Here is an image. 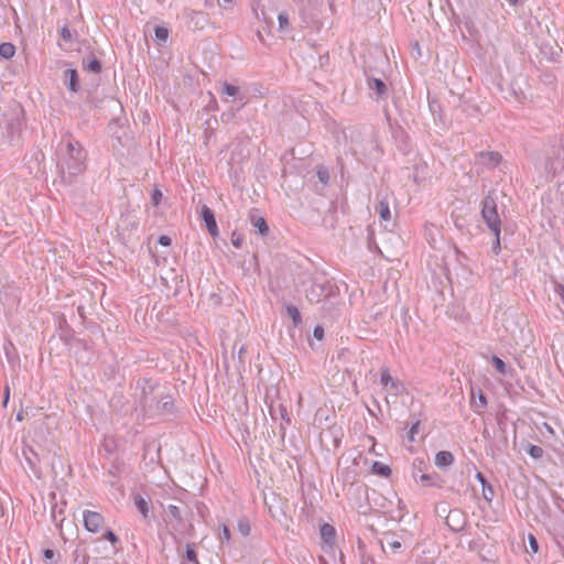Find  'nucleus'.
<instances>
[{"instance_id": "obj_1", "label": "nucleus", "mask_w": 564, "mask_h": 564, "mask_svg": "<svg viewBox=\"0 0 564 564\" xmlns=\"http://www.w3.org/2000/svg\"><path fill=\"white\" fill-rule=\"evenodd\" d=\"M57 167L61 182L69 185L86 170L87 152L79 141L66 133L62 137L56 150Z\"/></svg>"}, {"instance_id": "obj_2", "label": "nucleus", "mask_w": 564, "mask_h": 564, "mask_svg": "<svg viewBox=\"0 0 564 564\" xmlns=\"http://www.w3.org/2000/svg\"><path fill=\"white\" fill-rule=\"evenodd\" d=\"M339 289L325 274H315L311 279L310 286L305 290L306 299L311 303H321L324 300L334 297L338 294Z\"/></svg>"}, {"instance_id": "obj_3", "label": "nucleus", "mask_w": 564, "mask_h": 564, "mask_svg": "<svg viewBox=\"0 0 564 564\" xmlns=\"http://www.w3.org/2000/svg\"><path fill=\"white\" fill-rule=\"evenodd\" d=\"M495 192H489L481 202V217L492 234L501 232V220L498 214Z\"/></svg>"}, {"instance_id": "obj_4", "label": "nucleus", "mask_w": 564, "mask_h": 564, "mask_svg": "<svg viewBox=\"0 0 564 564\" xmlns=\"http://www.w3.org/2000/svg\"><path fill=\"white\" fill-rule=\"evenodd\" d=\"M137 388L141 390L139 395V404L142 411L149 415H156L160 408V401L158 397L153 394L154 384L151 380L141 379L137 383Z\"/></svg>"}, {"instance_id": "obj_5", "label": "nucleus", "mask_w": 564, "mask_h": 564, "mask_svg": "<svg viewBox=\"0 0 564 564\" xmlns=\"http://www.w3.org/2000/svg\"><path fill=\"white\" fill-rule=\"evenodd\" d=\"M445 523L451 531L460 532L465 529L467 516L462 509L454 508L448 511Z\"/></svg>"}, {"instance_id": "obj_6", "label": "nucleus", "mask_w": 564, "mask_h": 564, "mask_svg": "<svg viewBox=\"0 0 564 564\" xmlns=\"http://www.w3.org/2000/svg\"><path fill=\"white\" fill-rule=\"evenodd\" d=\"M475 160L476 164L487 169H495L501 163L502 155L497 151H480L475 154Z\"/></svg>"}, {"instance_id": "obj_7", "label": "nucleus", "mask_w": 564, "mask_h": 564, "mask_svg": "<svg viewBox=\"0 0 564 564\" xmlns=\"http://www.w3.org/2000/svg\"><path fill=\"white\" fill-rule=\"evenodd\" d=\"M84 527L91 533H97L105 523L104 517L96 511L85 510L83 513Z\"/></svg>"}, {"instance_id": "obj_8", "label": "nucleus", "mask_w": 564, "mask_h": 564, "mask_svg": "<svg viewBox=\"0 0 564 564\" xmlns=\"http://www.w3.org/2000/svg\"><path fill=\"white\" fill-rule=\"evenodd\" d=\"M202 218L205 221L208 232L212 237L218 236V227L214 212L206 205L202 207Z\"/></svg>"}, {"instance_id": "obj_9", "label": "nucleus", "mask_w": 564, "mask_h": 564, "mask_svg": "<svg viewBox=\"0 0 564 564\" xmlns=\"http://www.w3.org/2000/svg\"><path fill=\"white\" fill-rule=\"evenodd\" d=\"M367 86L369 90L375 91L377 98H386L388 96L387 84L380 78L367 76Z\"/></svg>"}, {"instance_id": "obj_10", "label": "nucleus", "mask_w": 564, "mask_h": 564, "mask_svg": "<svg viewBox=\"0 0 564 564\" xmlns=\"http://www.w3.org/2000/svg\"><path fill=\"white\" fill-rule=\"evenodd\" d=\"M207 23V17L202 11L192 10L188 13V25L194 30H202Z\"/></svg>"}, {"instance_id": "obj_11", "label": "nucleus", "mask_w": 564, "mask_h": 564, "mask_svg": "<svg viewBox=\"0 0 564 564\" xmlns=\"http://www.w3.org/2000/svg\"><path fill=\"white\" fill-rule=\"evenodd\" d=\"M64 84L73 93H77L79 90V77L76 69L68 68L64 72Z\"/></svg>"}, {"instance_id": "obj_12", "label": "nucleus", "mask_w": 564, "mask_h": 564, "mask_svg": "<svg viewBox=\"0 0 564 564\" xmlns=\"http://www.w3.org/2000/svg\"><path fill=\"white\" fill-rule=\"evenodd\" d=\"M249 219L251 225L258 229L261 236H267L269 234L267 220L262 216L258 215L257 212L252 210L249 215Z\"/></svg>"}, {"instance_id": "obj_13", "label": "nucleus", "mask_w": 564, "mask_h": 564, "mask_svg": "<svg viewBox=\"0 0 564 564\" xmlns=\"http://www.w3.org/2000/svg\"><path fill=\"white\" fill-rule=\"evenodd\" d=\"M380 381L383 386L390 384L391 389L394 391L395 394H398L400 390L403 389L402 382L393 379L388 368L381 370Z\"/></svg>"}, {"instance_id": "obj_14", "label": "nucleus", "mask_w": 564, "mask_h": 564, "mask_svg": "<svg viewBox=\"0 0 564 564\" xmlns=\"http://www.w3.org/2000/svg\"><path fill=\"white\" fill-rule=\"evenodd\" d=\"M221 94H225L229 97H235L238 100L242 101V105H245L247 101V96L245 93H241L240 88L238 86L231 85L227 82L223 84Z\"/></svg>"}, {"instance_id": "obj_15", "label": "nucleus", "mask_w": 564, "mask_h": 564, "mask_svg": "<svg viewBox=\"0 0 564 564\" xmlns=\"http://www.w3.org/2000/svg\"><path fill=\"white\" fill-rule=\"evenodd\" d=\"M551 142H552V144H551L552 150L550 153V160L551 159H554V160L562 159L564 155V137L563 135L554 137V139Z\"/></svg>"}, {"instance_id": "obj_16", "label": "nucleus", "mask_w": 564, "mask_h": 564, "mask_svg": "<svg viewBox=\"0 0 564 564\" xmlns=\"http://www.w3.org/2000/svg\"><path fill=\"white\" fill-rule=\"evenodd\" d=\"M375 209L379 214V216L382 220L389 221L391 219L389 200H388L387 196H382L379 198L378 204L376 205Z\"/></svg>"}, {"instance_id": "obj_17", "label": "nucleus", "mask_w": 564, "mask_h": 564, "mask_svg": "<svg viewBox=\"0 0 564 564\" xmlns=\"http://www.w3.org/2000/svg\"><path fill=\"white\" fill-rule=\"evenodd\" d=\"M454 455L448 451L436 453L434 463L438 468H446L454 463Z\"/></svg>"}, {"instance_id": "obj_18", "label": "nucleus", "mask_w": 564, "mask_h": 564, "mask_svg": "<svg viewBox=\"0 0 564 564\" xmlns=\"http://www.w3.org/2000/svg\"><path fill=\"white\" fill-rule=\"evenodd\" d=\"M83 66L95 74L100 73L102 69L101 62L94 54H89L87 57L83 58Z\"/></svg>"}, {"instance_id": "obj_19", "label": "nucleus", "mask_w": 564, "mask_h": 564, "mask_svg": "<svg viewBox=\"0 0 564 564\" xmlns=\"http://www.w3.org/2000/svg\"><path fill=\"white\" fill-rule=\"evenodd\" d=\"M133 501L140 513L142 514V518L144 521L149 520V502L139 494L133 496Z\"/></svg>"}, {"instance_id": "obj_20", "label": "nucleus", "mask_w": 564, "mask_h": 564, "mask_svg": "<svg viewBox=\"0 0 564 564\" xmlns=\"http://www.w3.org/2000/svg\"><path fill=\"white\" fill-rule=\"evenodd\" d=\"M321 536L326 543H333L336 536L335 528L328 523H324L321 529Z\"/></svg>"}, {"instance_id": "obj_21", "label": "nucleus", "mask_w": 564, "mask_h": 564, "mask_svg": "<svg viewBox=\"0 0 564 564\" xmlns=\"http://www.w3.org/2000/svg\"><path fill=\"white\" fill-rule=\"evenodd\" d=\"M491 364L500 375L506 376L512 372V369L508 367L506 362L496 355L491 357Z\"/></svg>"}, {"instance_id": "obj_22", "label": "nucleus", "mask_w": 564, "mask_h": 564, "mask_svg": "<svg viewBox=\"0 0 564 564\" xmlns=\"http://www.w3.org/2000/svg\"><path fill=\"white\" fill-rule=\"evenodd\" d=\"M286 314L290 316V318L293 321L294 326H299L302 324V316L299 311V308L293 304H288L285 306Z\"/></svg>"}, {"instance_id": "obj_23", "label": "nucleus", "mask_w": 564, "mask_h": 564, "mask_svg": "<svg viewBox=\"0 0 564 564\" xmlns=\"http://www.w3.org/2000/svg\"><path fill=\"white\" fill-rule=\"evenodd\" d=\"M438 479L440 475L437 473L420 475V480L422 485L426 487H440L436 482V480Z\"/></svg>"}, {"instance_id": "obj_24", "label": "nucleus", "mask_w": 564, "mask_h": 564, "mask_svg": "<svg viewBox=\"0 0 564 564\" xmlns=\"http://www.w3.org/2000/svg\"><path fill=\"white\" fill-rule=\"evenodd\" d=\"M15 54V46L12 43L6 42L0 44V56L4 59H10Z\"/></svg>"}, {"instance_id": "obj_25", "label": "nucleus", "mask_w": 564, "mask_h": 564, "mask_svg": "<svg viewBox=\"0 0 564 564\" xmlns=\"http://www.w3.org/2000/svg\"><path fill=\"white\" fill-rule=\"evenodd\" d=\"M372 471L376 475H379L382 477H389L391 475V468L381 462H375L372 464Z\"/></svg>"}, {"instance_id": "obj_26", "label": "nucleus", "mask_w": 564, "mask_h": 564, "mask_svg": "<svg viewBox=\"0 0 564 564\" xmlns=\"http://www.w3.org/2000/svg\"><path fill=\"white\" fill-rule=\"evenodd\" d=\"M165 512L170 519L175 520L178 524L183 523V518L180 508L175 505H169Z\"/></svg>"}, {"instance_id": "obj_27", "label": "nucleus", "mask_w": 564, "mask_h": 564, "mask_svg": "<svg viewBox=\"0 0 564 564\" xmlns=\"http://www.w3.org/2000/svg\"><path fill=\"white\" fill-rule=\"evenodd\" d=\"M471 405L478 413L487 406V398L482 391L478 392L477 400L474 399Z\"/></svg>"}, {"instance_id": "obj_28", "label": "nucleus", "mask_w": 564, "mask_h": 564, "mask_svg": "<svg viewBox=\"0 0 564 564\" xmlns=\"http://www.w3.org/2000/svg\"><path fill=\"white\" fill-rule=\"evenodd\" d=\"M525 451L534 459L542 458L544 454L543 448L534 444H529Z\"/></svg>"}, {"instance_id": "obj_29", "label": "nucleus", "mask_w": 564, "mask_h": 564, "mask_svg": "<svg viewBox=\"0 0 564 564\" xmlns=\"http://www.w3.org/2000/svg\"><path fill=\"white\" fill-rule=\"evenodd\" d=\"M481 487H482V498L487 502H491L495 497L494 487L488 481L486 484L481 485Z\"/></svg>"}, {"instance_id": "obj_30", "label": "nucleus", "mask_w": 564, "mask_h": 564, "mask_svg": "<svg viewBox=\"0 0 564 564\" xmlns=\"http://www.w3.org/2000/svg\"><path fill=\"white\" fill-rule=\"evenodd\" d=\"M316 175L321 183L327 184L329 181V172L325 165H318L316 170Z\"/></svg>"}, {"instance_id": "obj_31", "label": "nucleus", "mask_w": 564, "mask_h": 564, "mask_svg": "<svg viewBox=\"0 0 564 564\" xmlns=\"http://www.w3.org/2000/svg\"><path fill=\"white\" fill-rule=\"evenodd\" d=\"M154 34L158 41L165 42L169 37V30L165 26L156 25L154 28Z\"/></svg>"}, {"instance_id": "obj_32", "label": "nucleus", "mask_w": 564, "mask_h": 564, "mask_svg": "<svg viewBox=\"0 0 564 564\" xmlns=\"http://www.w3.org/2000/svg\"><path fill=\"white\" fill-rule=\"evenodd\" d=\"M185 557H186V560L188 562H191L193 564H199L196 551L194 550V544L193 545L192 544H187Z\"/></svg>"}, {"instance_id": "obj_33", "label": "nucleus", "mask_w": 564, "mask_h": 564, "mask_svg": "<svg viewBox=\"0 0 564 564\" xmlns=\"http://www.w3.org/2000/svg\"><path fill=\"white\" fill-rule=\"evenodd\" d=\"M238 530L239 532L243 535V536H247L249 535L250 533V524H249V521L247 519H240L238 521Z\"/></svg>"}, {"instance_id": "obj_34", "label": "nucleus", "mask_w": 564, "mask_h": 564, "mask_svg": "<svg viewBox=\"0 0 564 564\" xmlns=\"http://www.w3.org/2000/svg\"><path fill=\"white\" fill-rule=\"evenodd\" d=\"M279 26L284 30L289 26V14L286 12H280L278 15Z\"/></svg>"}, {"instance_id": "obj_35", "label": "nucleus", "mask_w": 564, "mask_h": 564, "mask_svg": "<svg viewBox=\"0 0 564 564\" xmlns=\"http://www.w3.org/2000/svg\"><path fill=\"white\" fill-rule=\"evenodd\" d=\"M429 108L434 117H435L436 112L440 113V111H441V105L435 99L429 100ZM438 118L442 119L441 115H438Z\"/></svg>"}, {"instance_id": "obj_36", "label": "nucleus", "mask_w": 564, "mask_h": 564, "mask_svg": "<svg viewBox=\"0 0 564 564\" xmlns=\"http://www.w3.org/2000/svg\"><path fill=\"white\" fill-rule=\"evenodd\" d=\"M219 540L221 543L230 541V530L227 525H223L221 531L219 532Z\"/></svg>"}, {"instance_id": "obj_37", "label": "nucleus", "mask_w": 564, "mask_h": 564, "mask_svg": "<svg viewBox=\"0 0 564 564\" xmlns=\"http://www.w3.org/2000/svg\"><path fill=\"white\" fill-rule=\"evenodd\" d=\"M88 558L89 556L86 554V552L84 551L83 554H80V551L77 549L75 551V562L78 563V564H87L88 563Z\"/></svg>"}, {"instance_id": "obj_38", "label": "nucleus", "mask_w": 564, "mask_h": 564, "mask_svg": "<svg viewBox=\"0 0 564 564\" xmlns=\"http://www.w3.org/2000/svg\"><path fill=\"white\" fill-rule=\"evenodd\" d=\"M242 241H243L242 235L234 231L231 235V243L234 245V247L238 248V249L241 248Z\"/></svg>"}, {"instance_id": "obj_39", "label": "nucleus", "mask_w": 564, "mask_h": 564, "mask_svg": "<svg viewBox=\"0 0 564 564\" xmlns=\"http://www.w3.org/2000/svg\"><path fill=\"white\" fill-rule=\"evenodd\" d=\"M59 35L61 37L66 41V42H70L73 40V33L72 31L68 29L67 25H64L62 29H61V32H59Z\"/></svg>"}, {"instance_id": "obj_40", "label": "nucleus", "mask_w": 564, "mask_h": 564, "mask_svg": "<svg viewBox=\"0 0 564 564\" xmlns=\"http://www.w3.org/2000/svg\"><path fill=\"white\" fill-rule=\"evenodd\" d=\"M495 240L492 241L491 250L495 254H498L501 250L500 234H494Z\"/></svg>"}, {"instance_id": "obj_41", "label": "nucleus", "mask_w": 564, "mask_h": 564, "mask_svg": "<svg viewBox=\"0 0 564 564\" xmlns=\"http://www.w3.org/2000/svg\"><path fill=\"white\" fill-rule=\"evenodd\" d=\"M419 426H420L419 420H416L415 422L412 423L410 431H409V440L411 442L414 441V435L419 432Z\"/></svg>"}, {"instance_id": "obj_42", "label": "nucleus", "mask_w": 564, "mask_h": 564, "mask_svg": "<svg viewBox=\"0 0 564 564\" xmlns=\"http://www.w3.org/2000/svg\"><path fill=\"white\" fill-rule=\"evenodd\" d=\"M174 404L172 401H165L163 403L160 402L159 412L156 414H160L161 412H171Z\"/></svg>"}, {"instance_id": "obj_43", "label": "nucleus", "mask_w": 564, "mask_h": 564, "mask_svg": "<svg viewBox=\"0 0 564 564\" xmlns=\"http://www.w3.org/2000/svg\"><path fill=\"white\" fill-rule=\"evenodd\" d=\"M162 196L163 194L159 188L153 191L151 198L154 206H158L161 203Z\"/></svg>"}, {"instance_id": "obj_44", "label": "nucleus", "mask_w": 564, "mask_h": 564, "mask_svg": "<svg viewBox=\"0 0 564 564\" xmlns=\"http://www.w3.org/2000/svg\"><path fill=\"white\" fill-rule=\"evenodd\" d=\"M104 539L109 541L112 544H116L118 542V536L115 534L113 531L107 530L104 534Z\"/></svg>"}, {"instance_id": "obj_45", "label": "nucleus", "mask_w": 564, "mask_h": 564, "mask_svg": "<svg viewBox=\"0 0 564 564\" xmlns=\"http://www.w3.org/2000/svg\"><path fill=\"white\" fill-rule=\"evenodd\" d=\"M245 354H246V347L245 345H241L237 351V358L240 366L245 365Z\"/></svg>"}, {"instance_id": "obj_46", "label": "nucleus", "mask_w": 564, "mask_h": 564, "mask_svg": "<svg viewBox=\"0 0 564 564\" xmlns=\"http://www.w3.org/2000/svg\"><path fill=\"white\" fill-rule=\"evenodd\" d=\"M313 335L316 339L322 340L324 338V328L321 325H316Z\"/></svg>"}, {"instance_id": "obj_47", "label": "nucleus", "mask_w": 564, "mask_h": 564, "mask_svg": "<svg viewBox=\"0 0 564 564\" xmlns=\"http://www.w3.org/2000/svg\"><path fill=\"white\" fill-rule=\"evenodd\" d=\"M529 544H530L531 551L533 553H536L538 549H539V544H538L536 539L532 534L529 535Z\"/></svg>"}, {"instance_id": "obj_48", "label": "nucleus", "mask_w": 564, "mask_h": 564, "mask_svg": "<svg viewBox=\"0 0 564 564\" xmlns=\"http://www.w3.org/2000/svg\"><path fill=\"white\" fill-rule=\"evenodd\" d=\"M159 243L161 246L169 247L172 243V239L166 235H162L159 237Z\"/></svg>"}, {"instance_id": "obj_49", "label": "nucleus", "mask_w": 564, "mask_h": 564, "mask_svg": "<svg viewBox=\"0 0 564 564\" xmlns=\"http://www.w3.org/2000/svg\"><path fill=\"white\" fill-rule=\"evenodd\" d=\"M55 556V552L52 549H45L43 551V557L45 561L53 560Z\"/></svg>"}, {"instance_id": "obj_50", "label": "nucleus", "mask_w": 564, "mask_h": 564, "mask_svg": "<svg viewBox=\"0 0 564 564\" xmlns=\"http://www.w3.org/2000/svg\"><path fill=\"white\" fill-rule=\"evenodd\" d=\"M3 393H4V395H3V402H2V404H3V406L6 408V406H7V404H8V402H9V398H10V388H9V386H6V387H4V391H3Z\"/></svg>"}, {"instance_id": "obj_51", "label": "nucleus", "mask_w": 564, "mask_h": 564, "mask_svg": "<svg viewBox=\"0 0 564 564\" xmlns=\"http://www.w3.org/2000/svg\"><path fill=\"white\" fill-rule=\"evenodd\" d=\"M475 477L481 485L487 482L486 477L480 471H477Z\"/></svg>"}, {"instance_id": "obj_52", "label": "nucleus", "mask_w": 564, "mask_h": 564, "mask_svg": "<svg viewBox=\"0 0 564 564\" xmlns=\"http://www.w3.org/2000/svg\"><path fill=\"white\" fill-rule=\"evenodd\" d=\"M556 291L558 292V294L561 295L562 300L564 301V286L563 285H558L556 288Z\"/></svg>"}, {"instance_id": "obj_53", "label": "nucleus", "mask_w": 564, "mask_h": 564, "mask_svg": "<svg viewBox=\"0 0 564 564\" xmlns=\"http://www.w3.org/2000/svg\"><path fill=\"white\" fill-rule=\"evenodd\" d=\"M423 465H424V462H423V460H417V459H416V460H415V463H414V467H415V468L417 467L420 471L422 470V466H423Z\"/></svg>"}, {"instance_id": "obj_54", "label": "nucleus", "mask_w": 564, "mask_h": 564, "mask_svg": "<svg viewBox=\"0 0 564 564\" xmlns=\"http://www.w3.org/2000/svg\"><path fill=\"white\" fill-rule=\"evenodd\" d=\"M391 547L392 549H400L401 547V543L399 541H394L391 543Z\"/></svg>"}, {"instance_id": "obj_55", "label": "nucleus", "mask_w": 564, "mask_h": 564, "mask_svg": "<svg viewBox=\"0 0 564 564\" xmlns=\"http://www.w3.org/2000/svg\"><path fill=\"white\" fill-rule=\"evenodd\" d=\"M510 6L519 4L520 0H506Z\"/></svg>"}, {"instance_id": "obj_56", "label": "nucleus", "mask_w": 564, "mask_h": 564, "mask_svg": "<svg viewBox=\"0 0 564 564\" xmlns=\"http://www.w3.org/2000/svg\"><path fill=\"white\" fill-rule=\"evenodd\" d=\"M556 54H557V52H554L553 46H551L550 47V55H551V57H553Z\"/></svg>"}, {"instance_id": "obj_57", "label": "nucleus", "mask_w": 564, "mask_h": 564, "mask_svg": "<svg viewBox=\"0 0 564 564\" xmlns=\"http://www.w3.org/2000/svg\"><path fill=\"white\" fill-rule=\"evenodd\" d=\"M22 419H23L22 413H18V415H17V420H18V421H21Z\"/></svg>"}, {"instance_id": "obj_58", "label": "nucleus", "mask_w": 564, "mask_h": 564, "mask_svg": "<svg viewBox=\"0 0 564 564\" xmlns=\"http://www.w3.org/2000/svg\"><path fill=\"white\" fill-rule=\"evenodd\" d=\"M286 414V410L284 408H282V416H285Z\"/></svg>"}, {"instance_id": "obj_59", "label": "nucleus", "mask_w": 564, "mask_h": 564, "mask_svg": "<svg viewBox=\"0 0 564 564\" xmlns=\"http://www.w3.org/2000/svg\"><path fill=\"white\" fill-rule=\"evenodd\" d=\"M417 476H420V473H413V478H416Z\"/></svg>"}, {"instance_id": "obj_60", "label": "nucleus", "mask_w": 564, "mask_h": 564, "mask_svg": "<svg viewBox=\"0 0 564 564\" xmlns=\"http://www.w3.org/2000/svg\"><path fill=\"white\" fill-rule=\"evenodd\" d=\"M417 476H420V473H413V478H416Z\"/></svg>"}, {"instance_id": "obj_61", "label": "nucleus", "mask_w": 564, "mask_h": 564, "mask_svg": "<svg viewBox=\"0 0 564 564\" xmlns=\"http://www.w3.org/2000/svg\"><path fill=\"white\" fill-rule=\"evenodd\" d=\"M488 436V432L485 430L484 431V437H487Z\"/></svg>"}, {"instance_id": "obj_62", "label": "nucleus", "mask_w": 564, "mask_h": 564, "mask_svg": "<svg viewBox=\"0 0 564 564\" xmlns=\"http://www.w3.org/2000/svg\"><path fill=\"white\" fill-rule=\"evenodd\" d=\"M237 348V344L234 345V350ZM232 355L235 356V351L232 352Z\"/></svg>"}, {"instance_id": "obj_63", "label": "nucleus", "mask_w": 564, "mask_h": 564, "mask_svg": "<svg viewBox=\"0 0 564 564\" xmlns=\"http://www.w3.org/2000/svg\"><path fill=\"white\" fill-rule=\"evenodd\" d=\"M224 1L227 2V3H231L232 0H224Z\"/></svg>"}]
</instances>
